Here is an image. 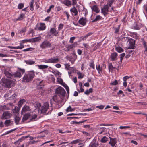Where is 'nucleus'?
<instances>
[{
	"label": "nucleus",
	"instance_id": "obj_1",
	"mask_svg": "<svg viewBox=\"0 0 147 147\" xmlns=\"http://www.w3.org/2000/svg\"><path fill=\"white\" fill-rule=\"evenodd\" d=\"M34 106L36 109H38L39 112H40L41 113H45L49 109V104L48 103L46 102L43 105L41 106L40 103L36 102L34 103Z\"/></svg>",
	"mask_w": 147,
	"mask_h": 147
},
{
	"label": "nucleus",
	"instance_id": "obj_2",
	"mask_svg": "<svg viewBox=\"0 0 147 147\" xmlns=\"http://www.w3.org/2000/svg\"><path fill=\"white\" fill-rule=\"evenodd\" d=\"M15 81V79L11 80V79L3 78L1 80L0 84L3 86L9 87L14 84Z\"/></svg>",
	"mask_w": 147,
	"mask_h": 147
},
{
	"label": "nucleus",
	"instance_id": "obj_3",
	"mask_svg": "<svg viewBox=\"0 0 147 147\" xmlns=\"http://www.w3.org/2000/svg\"><path fill=\"white\" fill-rule=\"evenodd\" d=\"M35 76L33 71H30L28 74L24 75L23 78V81L24 82H29L32 80Z\"/></svg>",
	"mask_w": 147,
	"mask_h": 147
},
{
	"label": "nucleus",
	"instance_id": "obj_4",
	"mask_svg": "<svg viewBox=\"0 0 147 147\" xmlns=\"http://www.w3.org/2000/svg\"><path fill=\"white\" fill-rule=\"evenodd\" d=\"M18 70L13 74V78L15 77L20 78L22 76V74H24L25 72V70L24 69H22L18 67Z\"/></svg>",
	"mask_w": 147,
	"mask_h": 147
},
{
	"label": "nucleus",
	"instance_id": "obj_5",
	"mask_svg": "<svg viewBox=\"0 0 147 147\" xmlns=\"http://www.w3.org/2000/svg\"><path fill=\"white\" fill-rule=\"evenodd\" d=\"M51 44L50 42L47 40L44 41L40 45V47L43 49L51 47Z\"/></svg>",
	"mask_w": 147,
	"mask_h": 147
},
{
	"label": "nucleus",
	"instance_id": "obj_6",
	"mask_svg": "<svg viewBox=\"0 0 147 147\" xmlns=\"http://www.w3.org/2000/svg\"><path fill=\"white\" fill-rule=\"evenodd\" d=\"M4 73L7 77L13 78V74L9 68L5 69L4 71Z\"/></svg>",
	"mask_w": 147,
	"mask_h": 147
},
{
	"label": "nucleus",
	"instance_id": "obj_7",
	"mask_svg": "<svg viewBox=\"0 0 147 147\" xmlns=\"http://www.w3.org/2000/svg\"><path fill=\"white\" fill-rule=\"evenodd\" d=\"M55 93L62 95L64 97L65 96L66 92L63 88L60 86L56 89Z\"/></svg>",
	"mask_w": 147,
	"mask_h": 147
},
{
	"label": "nucleus",
	"instance_id": "obj_8",
	"mask_svg": "<svg viewBox=\"0 0 147 147\" xmlns=\"http://www.w3.org/2000/svg\"><path fill=\"white\" fill-rule=\"evenodd\" d=\"M109 7L108 5H104L103 7L101 9V13L103 14L105 16H106L108 13Z\"/></svg>",
	"mask_w": 147,
	"mask_h": 147
},
{
	"label": "nucleus",
	"instance_id": "obj_9",
	"mask_svg": "<svg viewBox=\"0 0 147 147\" xmlns=\"http://www.w3.org/2000/svg\"><path fill=\"white\" fill-rule=\"evenodd\" d=\"M12 116L11 114L8 111L4 112L2 115L1 119H3L10 118Z\"/></svg>",
	"mask_w": 147,
	"mask_h": 147
},
{
	"label": "nucleus",
	"instance_id": "obj_10",
	"mask_svg": "<svg viewBox=\"0 0 147 147\" xmlns=\"http://www.w3.org/2000/svg\"><path fill=\"white\" fill-rule=\"evenodd\" d=\"M59 61V59L58 58H51L48 60H45V62L47 63H56Z\"/></svg>",
	"mask_w": 147,
	"mask_h": 147
},
{
	"label": "nucleus",
	"instance_id": "obj_11",
	"mask_svg": "<svg viewBox=\"0 0 147 147\" xmlns=\"http://www.w3.org/2000/svg\"><path fill=\"white\" fill-rule=\"evenodd\" d=\"M128 42L129 45L128 49H134V47L135 46V41L132 38H130Z\"/></svg>",
	"mask_w": 147,
	"mask_h": 147
},
{
	"label": "nucleus",
	"instance_id": "obj_12",
	"mask_svg": "<svg viewBox=\"0 0 147 147\" xmlns=\"http://www.w3.org/2000/svg\"><path fill=\"white\" fill-rule=\"evenodd\" d=\"M13 103H10L7 104L6 105L2 106L1 107V109L2 110L6 109L9 110L13 108Z\"/></svg>",
	"mask_w": 147,
	"mask_h": 147
},
{
	"label": "nucleus",
	"instance_id": "obj_13",
	"mask_svg": "<svg viewBox=\"0 0 147 147\" xmlns=\"http://www.w3.org/2000/svg\"><path fill=\"white\" fill-rule=\"evenodd\" d=\"M31 110L29 106L25 105H24L22 108L21 113L22 114H23L28 111H30Z\"/></svg>",
	"mask_w": 147,
	"mask_h": 147
},
{
	"label": "nucleus",
	"instance_id": "obj_14",
	"mask_svg": "<svg viewBox=\"0 0 147 147\" xmlns=\"http://www.w3.org/2000/svg\"><path fill=\"white\" fill-rule=\"evenodd\" d=\"M12 91L11 90H10L9 92H8L5 95V96H7L9 98H10V99L12 100L14 99L15 98H16L17 95L15 94H13L11 96V93L12 92Z\"/></svg>",
	"mask_w": 147,
	"mask_h": 147
},
{
	"label": "nucleus",
	"instance_id": "obj_15",
	"mask_svg": "<svg viewBox=\"0 0 147 147\" xmlns=\"http://www.w3.org/2000/svg\"><path fill=\"white\" fill-rule=\"evenodd\" d=\"M31 116V115L30 113L24 114L23 116L22 120V122H24L25 121L27 120L29 118H30Z\"/></svg>",
	"mask_w": 147,
	"mask_h": 147
},
{
	"label": "nucleus",
	"instance_id": "obj_16",
	"mask_svg": "<svg viewBox=\"0 0 147 147\" xmlns=\"http://www.w3.org/2000/svg\"><path fill=\"white\" fill-rule=\"evenodd\" d=\"M109 138L110 141L109 142V143L111 144L113 147H114L117 142L115 138H112L110 137Z\"/></svg>",
	"mask_w": 147,
	"mask_h": 147
},
{
	"label": "nucleus",
	"instance_id": "obj_17",
	"mask_svg": "<svg viewBox=\"0 0 147 147\" xmlns=\"http://www.w3.org/2000/svg\"><path fill=\"white\" fill-rule=\"evenodd\" d=\"M50 32L55 36H57L58 34V32L56 31L55 28H51L50 30Z\"/></svg>",
	"mask_w": 147,
	"mask_h": 147
},
{
	"label": "nucleus",
	"instance_id": "obj_18",
	"mask_svg": "<svg viewBox=\"0 0 147 147\" xmlns=\"http://www.w3.org/2000/svg\"><path fill=\"white\" fill-rule=\"evenodd\" d=\"M117 54L115 52L112 53L111 54L110 57L112 61H115L116 60Z\"/></svg>",
	"mask_w": 147,
	"mask_h": 147
},
{
	"label": "nucleus",
	"instance_id": "obj_19",
	"mask_svg": "<svg viewBox=\"0 0 147 147\" xmlns=\"http://www.w3.org/2000/svg\"><path fill=\"white\" fill-rule=\"evenodd\" d=\"M79 22L80 24L83 26H84L86 23V19L82 17L79 20Z\"/></svg>",
	"mask_w": 147,
	"mask_h": 147
},
{
	"label": "nucleus",
	"instance_id": "obj_20",
	"mask_svg": "<svg viewBox=\"0 0 147 147\" xmlns=\"http://www.w3.org/2000/svg\"><path fill=\"white\" fill-rule=\"evenodd\" d=\"M40 26L38 28V30L40 31L43 30L45 29L46 26L44 23H40Z\"/></svg>",
	"mask_w": 147,
	"mask_h": 147
},
{
	"label": "nucleus",
	"instance_id": "obj_21",
	"mask_svg": "<svg viewBox=\"0 0 147 147\" xmlns=\"http://www.w3.org/2000/svg\"><path fill=\"white\" fill-rule=\"evenodd\" d=\"M131 28L134 29L138 30L140 28V27L136 23V22H135L132 26Z\"/></svg>",
	"mask_w": 147,
	"mask_h": 147
},
{
	"label": "nucleus",
	"instance_id": "obj_22",
	"mask_svg": "<svg viewBox=\"0 0 147 147\" xmlns=\"http://www.w3.org/2000/svg\"><path fill=\"white\" fill-rule=\"evenodd\" d=\"M13 122V121H11L10 119L7 120L5 121L4 124L6 126H8L12 124Z\"/></svg>",
	"mask_w": 147,
	"mask_h": 147
},
{
	"label": "nucleus",
	"instance_id": "obj_23",
	"mask_svg": "<svg viewBox=\"0 0 147 147\" xmlns=\"http://www.w3.org/2000/svg\"><path fill=\"white\" fill-rule=\"evenodd\" d=\"M102 18V17H101L100 15H97L96 17L93 20L92 22H96L100 20Z\"/></svg>",
	"mask_w": 147,
	"mask_h": 147
},
{
	"label": "nucleus",
	"instance_id": "obj_24",
	"mask_svg": "<svg viewBox=\"0 0 147 147\" xmlns=\"http://www.w3.org/2000/svg\"><path fill=\"white\" fill-rule=\"evenodd\" d=\"M24 62L28 65H32L34 64L35 63V61L31 60H25Z\"/></svg>",
	"mask_w": 147,
	"mask_h": 147
},
{
	"label": "nucleus",
	"instance_id": "obj_25",
	"mask_svg": "<svg viewBox=\"0 0 147 147\" xmlns=\"http://www.w3.org/2000/svg\"><path fill=\"white\" fill-rule=\"evenodd\" d=\"M37 115L36 114H35L32 115L30 116L31 118L30 119V121H33L36 120V119L37 118Z\"/></svg>",
	"mask_w": 147,
	"mask_h": 147
},
{
	"label": "nucleus",
	"instance_id": "obj_26",
	"mask_svg": "<svg viewBox=\"0 0 147 147\" xmlns=\"http://www.w3.org/2000/svg\"><path fill=\"white\" fill-rule=\"evenodd\" d=\"M92 10L96 13H98L100 11L99 9L96 5H94L92 7Z\"/></svg>",
	"mask_w": 147,
	"mask_h": 147
},
{
	"label": "nucleus",
	"instance_id": "obj_27",
	"mask_svg": "<svg viewBox=\"0 0 147 147\" xmlns=\"http://www.w3.org/2000/svg\"><path fill=\"white\" fill-rule=\"evenodd\" d=\"M96 69L98 71V74L100 75H101V74L102 73V67H101L100 65H99L98 66H96Z\"/></svg>",
	"mask_w": 147,
	"mask_h": 147
},
{
	"label": "nucleus",
	"instance_id": "obj_28",
	"mask_svg": "<svg viewBox=\"0 0 147 147\" xmlns=\"http://www.w3.org/2000/svg\"><path fill=\"white\" fill-rule=\"evenodd\" d=\"M32 42H36L39 41L41 39V37L39 36L38 37H35L34 38H32Z\"/></svg>",
	"mask_w": 147,
	"mask_h": 147
},
{
	"label": "nucleus",
	"instance_id": "obj_29",
	"mask_svg": "<svg viewBox=\"0 0 147 147\" xmlns=\"http://www.w3.org/2000/svg\"><path fill=\"white\" fill-rule=\"evenodd\" d=\"M70 11L71 12L74 13L75 16H76L77 15L78 11L75 7H74L71 8L70 10Z\"/></svg>",
	"mask_w": 147,
	"mask_h": 147
},
{
	"label": "nucleus",
	"instance_id": "obj_30",
	"mask_svg": "<svg viewBox=\"0 0 147 147\" xmlns=\"http://www.w3.org/2000/svg\"><path fill=\"white\" fill-rule=\"evenodd\" d=\"M130 38L128 37H123L122 38L121 40L123 42H128L129 41Z\"/></svg>",
	"mask_w": 147,
	"mask_h": 147
},
{
	"label": "nucleus",
	"instance_id": "obj_31",
	"mask_svg": "<svg viewBox=\"0 0 147 147\" xmlns=\"http://www.w3.org/2000/svg\"><path fill=\"white\" fill-rule=\"evenodd\" d=\"M131 36L133 38L137 39L138 37V35L136 33L133 32L131 34Z\"/></svg>",
	"mask_w": 147,
	"mask_h": 147
},
{
	"label": "nucleus",
	"instance_id": "obj_32",
	"mask_svg": "<svg viewBox=\"0 0 147 147\" xmlns=\"http://www.w3.org/2000/svg\"><path fill=\"white\" fill-rule=\"evenodd\" d=\"M115 1V0H109L107 2V5L109 7H111Z\"/></svg>",
	"mask_w": 147,
	"mask_h": 147
},
{
	"label": "nucleus",
	"instance_id": "obj_33",
	"mask_svg": "<svg viewBox=\"0 0 147 147\" xmlns=\"http://www.w3.org/2000/svg\"><path fill=\"white\" fill-rule=\"evenodd\" d=\"M63 3L64 4L68 6L71 5V2L69 0H65Z\"/></svg>",
	"mask_w": 147,
	"mask_h": 147
},
{
	"label": "nucleus",
	"instance_id": "obj_34",
	"mask_svg": "<svg viewBox=\"0 0 147 147\" xmlns=\"http://www.w3.org/2000/svg\"><path fill=\"white\" fill-rule=\"evenodd\" d=\"M64 65L65 67V68L67 70H69L70 69H73V67H70V65L69 64H65Z\"/></svg>",
	"mask_w": 147,
	"mask_h": 147
},
{
	"label": "nucleus",
	"instance_id": "obj_35",
	"mask_svg": "<svg viewBox=\"0 0 147 147\" xmlns=\"http://www.w3.org/2000/svg\"><path fill=\"white\" fill-rule=\"evenodd\" d=\"M38 67L40 69H45L47 68L48 67V66L45 65H39Z\"/></svg>",
	"mask_w": 147,
	"mask_h": 147
},
{
	"label": "nucleus",
	"instance_id": "obj_36",
	"mask_svg": "<svg viewBox=\"0 0 147 147\" xmlns=\"http://www.w3.org/2000/svg\"><path fill=\"white\" fill-rule=\"evenodd\" d=\"M108 69L109 71H112L113 69L115 68L113 67L111 63H108Z\"/></svg>",
	"mask_w": 147,
	"mask_h": 147
},
{
	"label": "nucleus",
	"instance_id": "obj_37",
	"mask_svg": "<svg viewBox=\"0 0 147 147\" xmlns=\"http://www.w3.org/2000/svg\"><path fill=\"white\" fill-rule=\"evenodd\" d=\"M81 141H82L80 139H77L73 141L71 143V144H74L79 143Z\"/></svg>",
	"mask_w": 147,
	"mask_h": 147
},
{
	"label": "nucleus",
	"instance_id": "obj_38",
	"mask_svg": "<svg viewBox=\"0 0 147 147\" xmlns=\"http://www.w3.org/2000/svg\"><path fill=\"white\" fill-rule=\"evenodd\" d=\"M115 49L116 51L119 53L123 52V49L120 47H117Z\"/></svg>",
	"mask_w": 147,
	"mask_h": 147
},
{
	"label": "nucleus",
	"instance_id": "obj_39",
	"mask_svg": "<svg viewBox=\"0 0 147 147\" xmlns=\"http://www.w3.org/2000/svg\"><path fill=\"white\" fill-rule=\"evenodd\" d=\"M25 102V100L24 99H23L20 100L18 103V106L19 107L21 106L23 103Z\"/></svg>",
	"mask_w": 147,
	"mask_h": 147
},
{
	"label": "nucleus",
	"instance_id": "obj_40",
	"mask_svg": "<svg viewBox=\"0 0 147 147\" xmlns=\"http://www.w3.org/2000/svg\"><path fill=\"white\" fill-rule=\"evenodd\" d=\"M75 110L74 109L72 108L70 106H69L66 109V111L67 112H71L74 111Z\"/></svg>",
	"mask_w": 147,
	"mask_h": 147
},
{
	"label": "nucleus",
	"instance_id": "obj_41",
	"mask_svg": "<svg viewBox=\"0 0 147 147\" xmlns=\"http://www.w3.org/2000/svg\"><path fill=\"white\" fill-rule=\"evenodd\" d=\"M108 138L106 136L103 137L101 140V142L102 143H105L108 140Z\"/></svg>",
	"mask_w": 147,
	"mask_h": 147
},
{
	"label": "nucleus",
	"instance_id": "obj_42",
	"mask_svg": "<svg viewBox=\"0 0 147 147\" xmlns=\"http://www.w3.org/2000/svg\"><path fill=\"white\" fill-rule=\"evenodd\" d=\"M92 89L91 88L89 89L88 90H87L84 92V93L86 95H88L90 93H92Z\"/></svg>",
	"mask_w": 147,
	"mask_h": 147
},
{
	"label": "nucleus",
	"instance_id": "obj_43",
	"mask_svg": "<svg viewBox=\"0 0 147 147\" xmlns=\"http://www.w3.org/2000/svg\"><path fill=\"white\" fill-rule=\"evenodd\" d=\"M76 59V58L75 59H73L72 57L70 56L69 57V60L71 62L72 64H73Z\"/></svg>",
	"mask_w": 147,
	"mask_h": 147
},
{
	"label": "nucleus",
	"instance_id": "obj_44",
	"mask_svg": "<svg viewBox=\"0 0 147 147\" xmlns=\"http://www.w3.org/2000/svg\"><path fill=\"white\" fill-rule=\"evenodd\" d=\"M34 3V0H32L30 3V9L32 11H33L34 10L33 8V4Z\"/></svg>",
	"mask_w": 147,
	"mask_h": 147
},
{
	"label": "nucleus",
	"instance_id": "obj_45",
	"mask_svg": "<svg viewBox=\"0 0 147 147\" xmlns=\"http://www.w3.org/2000/svg\"><path fill=\"white\" fill-rule=\"evenodd\" d=\"M20 119V118L19 117L17 116H16L15 117V123L16 125L18 124Z\"/></svg>",
	"mask_w": 147,
	"mask_h": 147
},
{
	"label": "nucleus",
	"instance_id": "obj_46",
	"mask_svg": "<svg viewBox=\"0 0 147 147\" xmlns=\"http://www.w3.org/2000/svg\"><path fill=\"white\" fill-rule=\"evenodd\" d=\"M24 5L23 3H21L19 4L18 6V8L19 9H22L24 7Z\"/></svg>",
	"mask_w": 147,
	"mask_h": 147
},
{
	"label": "nucleus",
	"instance_id": "obj_47",
	"mask_svg": "<svg viewBox=\"0 0 147 147\" xmlns=\"http://www.w3.org/2000/svg\"><path fill=\"white\" fill-rule=\"evenodd\" d=\"M73 48L72 45H68L67 47V49H66V51H68L70 49H71L72 48Z\"/></svg>",
	"mask_w": 147,
	"mask_h": 147
},
{
	"label": "nucleus",
	"instance_id": "obj_48",
	"mask_svg": "<svg viewBox=\"0 0 147 147\" xmlns=\"http://www.w3.org/2000/svg\"><path fill=\"white\" fill-rule=\"evenodd\" d=\"M24 14H21L19 17L18 18V20H22L24 17Z\"/></svg>",
	"mask_w": 147,
	"mask_h": 147
},
{
	"label": "nucleus",
	"instance_id": "obj_49",
	"mask_svg": "<svg viewBox=\"0 0 147 147\" xmlns=\"http://www.w3.org/2000/svg\"><path fill=\"white\" fill-rule=\"evenodd\" d=\"M98 145V144H96L95 143H91L90 144V147H96Z\"/></svg>",
	"mask_w": 147,
	"mask_h": 147
},
{
	"label": "nucleus",
	"instance_id": "obj_50",
	"mask_svg": "<svg viewBox=\"0 0 147 147\" xmlns=\"http://www.w3.org/2000/svg\"><path fill=\"white\" fill-rule=\"evenodd\" d=\"M32 42V39H25L22 41V42L23 43H24L26 42Z\"/></svg>",
	"mask_w": 147,
	"mask_h": 147
},
{
	"label": "nucleus",
	"instance_id": "obj_51",
	"mask_svg": "<svg viewBox=\"0 0 147 147\" xmlns=\"http://www.w3.org/2000/svg\"><path fill=\"white\" fill-rule=\"evenodd\" d=\"M90 67L92 68L93 69H95L94 64V62L93 61H92V62L90 63Z\"/></svg>",
	"mask_w": 147,
	"mask_h": 147
},
{
	"label": "nucleus",
	"instance_id": "obj_52",
	"mask_svg": "<svg viewBox=\"0 0 147 147\" xmlns=\"http://www.w3.org/2000/svg\"><path fill=\"white\" fill-rule=\"evenodd\" d=\"M125 53H123L120 55V61L121 63L122 62V60L124 57L125 55Z\"/></svg>",
	"mask_w": 147,
	"mask_h": 147
},
{
	"label": "nucleus",
	"instance_id": "obj_53",
	"mask_svg": "<svg viewBox=\"0 0 147 147\" xmlns=\"http://www.w3.org/2000/svg\"><path fill=\"white\" fill-rule=\"evenodd\" d=\"M114 125V124H100L99 125H98V126H113Z\"/></svg>",
	"mask_w": 147,
	"mask_h": 147
},
{
	"label": "nucleus",
	"instance_id": "obj_54",
	"mask_svg": "<svg viewBox=\"0 0 147 147\" xmlns=\"http://www.w3.org/2000/svg\"><path fill=\"white\" fill-rule=\"evenodd\" d=\"M143 45H144V47L145 49V51H147V45H146V42H145V41L143 40Z\"/></svg>",
	"mask_w": 147,
	"mask_h": 147
},
{
	"label": "nucleus",
	"instance_id": "obj_55",
	"mask_svg": "<svg viewBox=\"0 0 147 147\" xmlns=\"http://www.w3.org/2000/svg\"><path fill=\"white\" fill-rule=\"evenodd\" d=\"M78 78L79 79H82L83 77V76L82 75L81 73H78Z\"/></svg>",
	"mask_w": 147,
	"mask_h": 147
},
{
	"label": "nucleus",
	"instance_id": "obj_56",
	"mask_svg": "<svg viewBox=\"0 0 147 147\" xmlns=\"http://www.w3.org/2000/svg\"><path fill=\"white\" fill-rule=\"evenodd\" d=\"M57 96H55L53 98V99L55 102L58 103L59 102V101L58 100H57Z\"/></svg>",
	"mask_w": 147,
	"mask_h": 147
},
{
	"label": "nucleus",
	"instance_id": "obj_57",
	"mask_svg": "<svg viewBox=\"0 0 147 147\" xmlns=\"http://www.w3.org/2000/svg\"><path fill=\"white\" fill-rule=\"evenodd\" d=\"M75 37H71L70 38L69 42L71 43H72L74 42V40L75 39Z\"/></svg>",
	"mask_w": 147,
	"mask_h": 147
},
{
	"label": "nucleus",
	"instance_id": "obj_58",
	"mask_svg": "<svg viewBox=\"0 0 147 147\" xmlns=\"http://www.w3.org/2000/svg\"><path fill=\"white\" fill-rule=\"evenodd\" d=\"M63 27V24H60L58 27V29L59 30H61Z\"/></svg>",
	"mask_w": 147,
	"mask_h": 147
},
{
	"label": "nucleus",
	"instance_id": "obj_59",
	"mask_svg": "<svg viewBox=\"0 0 147 147\" xmlns=\"http://www.w3.org/2000/svg\"><path fill=\"white\" fill-rule=\"evenodd\" d=\"M118 84V82L117 80H115V81L113 82L111 84L112 85H116Z\"/></svg>",
	"mask_w": 147,
	"mask_h": 147
},
{
	"label": "nucleus",
	"instance_id": "obj_60",
	"mask_svg": "<svg viewBox=\"0 0 147 147\" xmlns=\"http://www.w3.org/2000/svg\"><path fill=\"white\" fill-rule=\"evenodd\" d=\"M87 37H86V36H82L80 37L81 40H86L87 38Z\"/></svg>",
	"mask_w": 147,
	"mask_h": 147
},
{
	"label": "nucleus",
	"instance_id": "obj_61",
	"mask_svg": "<svg viewBox=\"0 0 147 147\" xmlns=\"http://www.w3.org/2000/svg\"><path fill=\"white\" fill-rule=\"evenodd\" d=\"M119 27L120 26H119L117 28H115V33H117L119 32Z\"/></svg>",
	"mask_w": 147,
	"mask_h": 147
},
{
	"label": "nucleus",
	"instance_id": "obj_62",
	"mask_svg": "<svg viewBox=\"0 0 147 147\" xmlns=\"http://www.w3.org/2000/svg\"><path fill=\"white\" fill-rule=\"evenodd\" d=\"M129 78V77L128 76H125L123 78V80L124 81H126Z\"/></svg>",
	"mask_w": 147,
	"mask_h": 147
},
{
	"label": "nucleus",
	"instance_id": "obj_63",
	"mask_svg": "<svg viewBox=\"0 0 147 147\" xmlns=\"http://www.w3.org/2000/svg\"><path fill=\"white\" fill-rule=\"evenodd\" d=\"M97 108H98L100 109H102L104 108V106L102 105H101L100 106H97L96 107Z\"/></svg>",
	"mask_w": 147,
	"mask_h": 147
},
{
	"label": "nucleus",
	"instance_id": "obj_64",
	"mask_svg": "<svg viewBox=\"0 0 147 147\" xmlns=\"http://www.w3.org/2000/svg\"><path fill=\"white\" fill-rule=\"evenodd\" d=\"M83 45L86 49H88L89 47V45L87 43H83Z\"/></svg>",
	"mask_w": 147,
	"mask_h": 147
}]
</instances>
